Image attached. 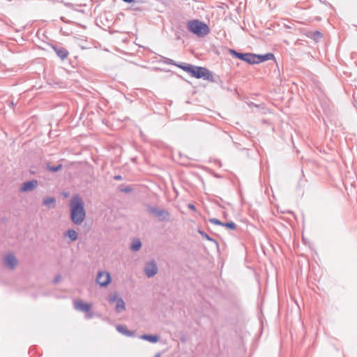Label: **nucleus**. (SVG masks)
I'll return each instance as SVG.
<instances>
[{
  "mask_svg": "<svg viewBox=\"0 0 357 357\" xmlns=\"http://www.w3.org/2000/svg\"><path fill=\"white\" fill-rule=\"evenodd\" d=\"M70 219L77 225H80L86 218V211L82 199L78 196H74L70 201Z\"/></svg>",
  "mask_w": 357,
  "mask_h": 357,
  "instance_id": "obj_1",
  "label": "nucleus"
},
{
  "mask_svg": "<svg viewBox=\"0 0 357 357\" xmlns=\"http://www.w3.org/2000/svg\"><path fill=\"white\" fill-rule=\"evenodd\" d=\"M188 30L197 37L203 38L210 33L208 26L198 20H190L187 23Z\"/></svg>",
  "mask_w": 357,
  "mask_h": 357,
  "instance_id": "obj_2",
  "label": "nucleus"
},
{
  "mask_svg": "<svg viewBox=\"0 0 357 357\" xmlns=\"http://www.w3.org/2000/svg\"><path fill=\"white\" fill-rule=\"evenodd\" d=\"M147 211L160 222L170 221L171 214L165 208L149 206Z\"/></svg>",
  "mask_w": 357,
  "mask_h": 357,
  "instance_id": "obj_3",
  "label": "nucleus"
},
{
  "mask_svg": "<svg viewBox=\"0 0 357 357\" xmlns=\"http://www.w3.org/2000/svg\"><path fill=\"white\" fill-rule=\"evenodd\" d=\"M190 74L197 79L203 78L205 80L213 79L211 72L204 67L192 66Z\"/></svg>",
  "mask_w": 357,
  "mask_h": 357,
  "instance_id": "obj_4",
  "label": "nucleus"
},
{
  "mask_svg": "<svg viewBox=\"0 0 357 357\" xmlns=\"http://www.w3.org/2000/svg\"><path fill=\"white\" fill-rule=\"evenodd\" d=\"M229 54L236 57L238 58L243 61L247 62L250 64H255V54L252 53H240L237 52L236 50L233 49H229Z\"/></svg>",
  "mask_w": 357,
  "mask_h": 357,
  "instance_id": "obj_5",
  "label": "nucleus"
},
{
  "mask_svg": "<svg viewBox=\"0 0 357 357\" xmlns=\"http://www.w3.org/2000/svg\"><path fill=\"white\" fill-rule=\"evenodd\" d=\"M144 273L147 278H150L157 274L158 268L156 262L154 260H151L145 264L144 268Z\"/></svg>",
  "mask_w": 357,
  "mask_h": 357,
  "instance_id": "obj_6",
  "label": "nucleus"
},
{
  "mask_svg": "<svg viewBox=\"0 0 357 357\" xmlns=\"http://www.w3.org/2000/svg\"><path fill=\"white\" fill-rule=\"evenodd\" d=\"M111 281V277L107 271H99L96 276V282L101 287H106Z\"/></svg>",
  "mask_w": 357,
  "mask_h": 357,
  "instance_id": "obj_7",
  "label": "nucleus"
},
{
  "mask_svg": "<svg viewBox=\"0 0 357 357\" xmlns=\"http://www.w3.org/2000/svg\"><path fill=\"white\" fill-rule=\"evenodd\" d=\"M74 307L77 310L89 312L92 307V305L90 303H85L82 301L79 300L74 301Z\"/></svg>",
  "mask_w": 357,
  "mask_h": 357,
  "instance_id": "obj_8",
  "label": "nucleus"
},
{
  "mask_svg": "<svg viewBox=\"0 0 357 357\" xmlns=\"http://www.w3.org/2000/svg\"><path fill=\"white\" fill-rule=\"evenodd\" d=\"M38 185V181L36 180H31L27 182H24L22 183L20 191L22 192H31L33 191Z\"/></svg>",
  "mask_w": 357,
  "mask_h": 357,
  "instance_id": "obj_9",
  "label": "nucleus"
},
{
  "mask_svg": "<svg viewBox=\"0 0 357 357\" xmlns=\"http://www.w3.org/2000/svg\"><path fill=\"white\" fill-rule=\"evenodd\" d=\"M4 264L10 269H14L17 264V258L12 254L7 255L4 257Z\"/></svg>",
  "mask_w": 357,
  "mask_h": 357,
  "instance_id": "obj_10",
  "label": "nucleus"
},
{
  "mask_svg": "<svg viewBox=\"0 0 357 357\" xmlns=\"http://www.w3.org/2000/svg\"><path fill=\"white\" fill-rule=\"evenodd\" d=\"M273 59H274V55L272 53H267L264 55L255 54V64L260 63Z\"/></svg>",
  "mask_w": 357,
  "mask_h": 357,
  "instance_id": "obj_11",
  "label": "nucleus"
},
{
  "mask_svg": "<svg viewBox=\"0 0 357 357\" xmlns=\"http://www.w3.org/2000/svg\"><path fill=\"white\" fill-rule=\"evenodd\" d=\"M54 50L56 53L57 56L62 60L66 59L68 56V52L66 49L62 47H53Z\"/></svg>",
  "mask_w": 357,
  "mask_h": 357,
  "instance_id": "obj_12",
  "label": "nucleus"
},
{
  "mask_svg": "<svg viewBox=\"0 0 357 357\" xmlns=\"http://www.w3.org/2000/svg\"><path fill=\"white\" fill-rule=\"evenodd\" d=\"M116 330L121 334L127 337L135 336V332L128 330L127 327L123 325H117Z\"/></svg>",
  "mask_w": 357,
  "mask_h": 357,
  "instance_id": "obj_13",
  "label": "nucleus"
},
{
  "mask_svg": "<svg viewBox=\"0 0 357 357\" xmlns=\"http://www.w3.org/2000/svg\"><path fill=\"white\" fill-rule=\"evenodd\" d=\"M139 338L144 340L149 341L151 343H156L159 340V336L157 335L144 334L140 335Z\"/></svg>",
  "mask_w": 357,
  "mask_h": 357,
  "instance_id": "obj_14",
  "label": "nucleus"
},
{
  "mask_svg": "<svg viewBox=\"0 0 357 357\" xmlns=\"http://www.w3.org/2000/svg\"><path fill=\"white\" fill-rule=\"evenodd\" d=\"M43 204L49 208H54L56 204V199L54 197H46L43 199Z\"/></svg>",
  "mask_w": 357,
  "mask_h": 357,
  "instance_id": "obj_15",
  "label": "nucleus"
},
{
  "mask_svg": "<svg viewBox=\"0 0 357 357\" xmlns=\"http://www.w3.org/2000/svg\"><path fill=\"white\" fill-rule=\"evenodd\" d=\"M125 309H126L125 302L121 298H119L117 300L115 310L116 311V312L120 313L122 311L125 310Z\"/></svg>",
  "mask_w": 357,
  "mask_h": 357,
  "instance_id": "obj_16",
  "label": "nucleus"
},
{
  "mask_svg": "<svg viewBox=\"0 0 357 357\" xmlns=\"http://www.w3.org/2000/svg\"><path fill=\"white\" fill-rule=\"evenodd\" d=\"M65 236H68L72 241H75L78 238V234L74 229H68Z\"/></svg>",
  "mask_w": 357,
  "mask_h": 357,
  "instance_id": "obj_17",
  "label": "nucleus"
},
{
  "mask_svg": "<svg viewBox=\"0 0 357 357\" xmlns=\"http://www.w3.org/2000/svg\"><path fill=\"white\" fill-rule=\"evenodd\" d=\"M62 164L59 163L56 166L51 165L49 162L46 165V168L49 172H56L62 169Z\"/></svg>",
  "mask_w": 357,
  "mask_h": 357,
  "instance_id": "obj_18",
  "label": "nucleus"
},
{
  "mask_svg": "<svg viewBox=\"0 0 357 357\" xmlns=\"http://www.w3.org/2000/svg\"><path fill=\"white\" fill-rule=\"evenodd\" d=\"M307 36L312 39H314V40H319L321 38H322V34L320 31H310Z\"/></svg>",
  "mask_w": 357,
  "mask_h": 357,
  "instance_id": "obj_19",
  "label": "nucleus"
},
{
  "mask_svg": "<svg viewBox=\"0 0 357 357\" xmlns=\"http://www.w3.org/2000/svg\"><path fill=\"white\" fill-rule=\"evenodd\" d=\"M142 246V243L139 239H135L130 246V248L132 251H137L140 249Z\"/></svg>",
  "mask_w": 357,
  "mask_h": 357,
  "instance_id": "obj_20",
  "label": "nucleus"
},
{
  "mask_svg": "<svg viewBox=\"0 0 357 357\" xmlns=\"http://www.w3.org/2000/svg\"><path fill=\"white\" fill-rule=\"evenodd\" d=\"M192 66V65H191V64H187V63L176 64V66H178V68H181L184 71H186L189 73H190Z\"/></svg>",
  "mask_w": 357,
  "mask_h": 357,
  "instance_id": "obj_21",
  "label": "nucleus"
},
{
  "mask_svg": "<svg viewBox=\"0 0 357 357\" xmlns=\"http://www.w3.org/2000/svg\"><path fill=\"white\" fill-rule=\"evenodd\" d=\"M199 234L204 238H206V240L208 241H212L213 243H215V245L218 246V244L217 243V241L215 240H214L213 238H212L211 237H210L206 233H205L204 231H202V230H199Z\"/></svg>",
  "mask_w": 357,
  "mask_h": 357,
  "instance_id": "obj_22",
  "label": "nucleus"
},
{
  "mask_svg": "<svg viewBox=\"0 0 357 357\" xmlns=\"http://www.w3.org/2000/svg\"><path fill=\"white\" fill-rule=\"evenodd\" d=\"M119 299L118 298V294H111L108 297V301L110 303H114L115 301L117 302V300Z\"/></svg>",
  "mask_w": 357,
  "mask_h": 357,
  "instance_id": "obj_23",
  "label": "nucleus"
},
{
  "mask_svg": "<svg viewBox=\"0 0 357 357\" xmlns=\"http://www.w3.org/2000/svg\"><path fill=\"white\" fill-rule=\"evenodd\" d=\"M223 226L229 229H235L236 227V225L234 222L223 223Z\"/></svg>",
  "mask_w": 357,
  "mask_h": 357,
  "instance_id": "obj_24",
  "label": "nucleus"
},
{
  "mask_svg": "<svg viewBox=\"0 0 357 357\" xmlns=\"http://www.w3.org/2000/svg\"><path fill=\"white\" fill-rule=\"evenodd\" d=\"M163 59L164 63L166 64L176 66V62L171 59L164 57Z\"/></svg>",
  "mask_w": 357,
  "mask_h": 357,
  "instance_id": "obj_25",
  "label": "nucleus"
},
{
  "mask_svg": "<svg viewBox=\"0 0 357 357\" xmlns=\"http://www.w3.org/2000/svg\"><path fill=\"white\" fill-rule=\"evenodd\" d=\"M210 222L214 224V225H221V226H223V223L220 221L219 220L216 219V218H212V219H210Z\"/></svg>",
  "mask_w": 357,
  "mask_h": 357,
  "instance_id": "obj_26",
  "label": "nucleus"
},
{
  "mask_svg": "<svg viewBox=\"0 0 357 357\" xmlns=\"http://www.w3.org/2000/svg\"><path fill=\"white\" fill-rule=\"evenodd\" d=\"M93 317V313L89 311V312H86V319H91Z\"/></svg>",
  "mask_w": 357,
  "mask_h": 357,
  "instance_id": "obj_27",
  "label": "nucleus"
},
{
  "mask_svg": "<svg viewBox=\"0 0 357 357\" xmlns=\"http://www.w3.org/2000/svg\"><path fill=\"white\" fill-rule=\"evenodd\" d=\"M61 276L60 275H56L54 280V283L59 282L61 280Z\"/></svg>",
  "mask_w": 357,
  "mask_h": 357,
  "instance_id": "obj_28",
  "label": "nucleus"
},
{
  "mask_svg": "<svg viewBox=\"0 0 357 357\" xmlns=\"http://www.w3.org/2000/svg\"><path fill=\"white\" fill-rule=\"evenodd\" d=\"M188 208H190V209H191V210H192V211H195V209H196V208H195V205H194V204H189L188 205Z\"/></svg>",
  "mask_w": 357,
  "mask_h": 357,
  "instance_id": "obj_29",
  "label": "nucleus"
},
{
  "mask_svg": "<svg viewBox=\"0 0 357 357\" xmlns=\"http://www.w3.org/2000/svg\"><path fill=\"white\" fill-rule=\"evenodd\" d=\"M114 178L116 181H121L122 180V176L121 175H116L114 176Z\"/></svg>",
  "mask_w": 357,
  "mask_h": 357,
  "instance_id": "obj_30",
  "label": "nucleus"
},
{
  "mask_svg": "<svg viewBox=\"0 0 357 357\" xmlns=\"http://www.w3.org/2000/svg\"><path fill=\"white\" fill-rule=\"evenodd\" d=\"M126 3H131L133 1V0H123Z\"/></svg>",
  "mask_w": 357,
  "mask_h": 357,
  "instance_id": "obj_31",
  "label": "nucleus"
},
{
  "mask_svg": "<svg viewBox=\"0 0 357 357\" xmlns=\"http://www.w3.org/2000/svg\"><path fill=\"white\" fill-rule=\"evenodd\" d=\"M123 191H124V192H130V188H125V189L123 190Z\"/></svg>",
  "mask_w": 357,
  "mask_h": 357,
  "instance_id": "obj_32",
  "label": "nucleus"
},
{
  "mask_svg": "<svg viewBox=\"0 0 357 357\" xmlns=\"http://www.w3.org/2000/svg\"><path fill=\"white\" fill-rule=\"evenodd\" d=\"M154 357H161V354L160 352L157 353Z\"/></svg>",
  "mask_w": 357,
  "mask_h": 357,
  "instance_id": "obj_33",
  "label": "nucleus"
},
{
  "mask_svg": "<svg viewBox=\"0 0 357 357\" xmlns=\"http://www.w3.org/2000/svg\"><path fill=\"white\" fill-rule=\"evenodd\" d=\"M10 104H11V105H12V106H13V105H14L13 102H11V103H10Z\"/></svg>",
  "mask_w": 357,
  "mask_h": 357,
  "instance_id": "obj_34",
  "label": "nucleus"
}]
</instances>
